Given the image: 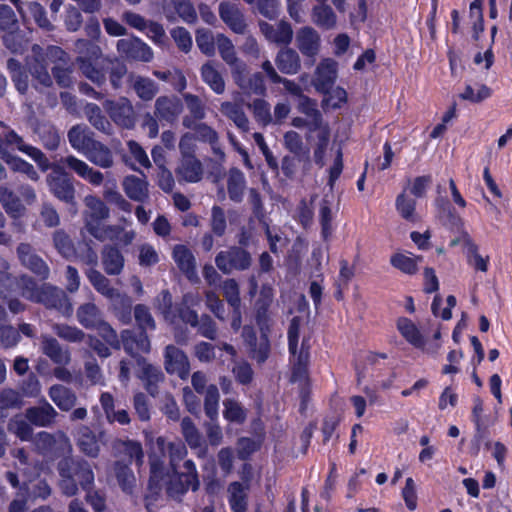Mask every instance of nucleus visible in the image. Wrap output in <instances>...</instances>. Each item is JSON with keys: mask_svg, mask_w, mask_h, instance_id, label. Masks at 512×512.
Instances as JSON below:
<instances>
[{"mask_svg": "<svg viewBox=\"0 0 512 512\" xmlns=\"http://www.w3.org/2000/svg\"><path fill=\"white\" fill-rule=\"evenodd\" d=\"M274 299V290L269 284H263L255 302V320L260 330V337L253 326L245 325L242 328L241 336L248 348L251 358L260 365L265 363L270 354L269 334L271 331L270 307Z\"/></svg>", "mask_w": 512, "mask_h": 512, "instance_id": "obj_1", "label": "nucleus"}, {"mask_svg": "<svg viewBox=\"0 0 512 512\" xmlns=\"http://www.w3.org/2000/svg\"><path fill=\"white\" fill-rule=\"evenodd\" d=\"M78 48L86 47L87 56H79L76 63L81 73L95 83L100 89L109 79L112 89H120L123 77L127 73V67L118 60L103 58L101 48L89 40L80 39L77 41Z\"/></svg>", "mask_w": 512, "mask_h": 512, "instance_id": "obj_2", "label": "nucleus"}, {"mask_svg": "<svg viewBox=\"0 0 512 512\" xmlns=\"http://www.w3.org/2000/svg\"><path fill=\"white\" fill-rule=\"evenodd\" d=\"M17 285L21 295L30 302L41 304L47 309H55L65 316L72 315L73 304L64 290L48 282L38 284L35 278L26 274L19 277Z\"/></svg>", "mask_w": 512, "mask_h": 512, "instance_id": "obj_3", "label": "nucleus"}, {"mask_svg": "<svg viewBox=\"0 0 512 512\" xmlns=\"http://www.w3.org/2000/svg\"><path fill=\"white\" fill-rule=\"evenodd\" d=\"M179 467H170L166 481V494L174 500L181 501L189 490L192 492L199 490L200 480L193 460H185L182 464L184 470H180Z\"/></svg>", "mask_w": 512, "mask_h": 512, "instance_id": "obj_4", "label": "nucleus"}, {"mask_svg": "<svg viewBox=\"0 0 512 512\" xmlns=\"http://www.w3.org/2000/svg\"><path fill=\"white\" fill-rule=\"evenodd\" d=\"M46 182L50 192L56 198L67 204L75 203L73 176L68 174L62 164L52 166V172L47 175Z\"/></svg>", "mask_w": 512, "mask_h": 512, "instance_id": "obj_5", "label": "nucleus"}, {"mask_svg": "<svg viewBox=\"0 0 512 512\" xmlns=\"http://www.w3.org/2000/svg\"><path fill=\"white\" fill-rule=\"evenodd\" d=\"M166 459V438L158 436L153 450L148 454L149 462V489L160 488L165 477L168 479L170 468L165 467Z\"/></svg>", "mask_w": 512, "mask_h": 512, "instance_id": "obj_6", "label": "nucleus"}, {"mask_svg": "<svg viewBox=\"0 0 512 512\" xmlns=\"http://www.w3.org/2000/svg\"><path fill=\"white\" fill-rule=\"evenodd\" d=\"M61 476H72L83 490H90L94 483V472L85 460L66 459L59 463Z\"/></svg>", "mask_w": 512, "mask_h": 512, "instance_id": "obj_7", "label": "nucleus"}, {"mask_svg": "<svg viewBox=\"0 0 512 512\" xmlns=\"http://www.w3.org/2000/svg\"><path fill=\"white\" fill-rule=\"evenodd\" d=\"M164 367L169 375H177L182 380H186L190 375L187 355L173 344L167 345L164 349Z\"/></svg>", "mask_w": 512, "mask_h": 512, "instance_id": "obj_8", "label": "nucleus"}, {"mask_svg": "<svg viewBox=\"0 0 512 512\" xmlns=\"http://www.w3.org/2000/svg\"><path fill=\"white\" fill-rule=\"evenodd\" d=\"M215 262L223 273H229L232 270H245L251 265V255L243 248L232 247L225 252H220Z\"/></svg>", "mask_w": 512, "mask_h": 512, "instance_id": "obj_9", "label": "nucleus"}, {"mask_svg": "<svg viewBox=\"0 0 512 512\" xmlns=\"http://www.w3.org/2000/svg\"><path fill=\"white\" fill-rule=\"evenodd\" d=\"M106 112L110 119L124 129H132L136 122L135 111L132 103L125 97L116 101L108 100L105 104Z\"/></svg>", "mask_w": 512, "mask_h": 512, "instance_id": "obj_10", "label": "nucleus"}, {"mask_svg": "<svg viewBox=\"0 0 512 512\" xmlns=\"http://www.w3.org/2000/svg\"><path fill=\"white\" fill-rule=\"evenodd\" d=\"M222 295L231 307L230 326L238 331L242 325L241 298L238 282L234 278L225 279L222 283Z\"/></svg>", "mask_w": 512, "mask_h": 512, "instance_id": "obj_11", "label": "nucleus"}, {"mask_svg": "<svg viewBox=\"0 0 512 512\" xmlns=\"http://www.w3.org/2000/svg\"><path fill=\"white\" fill-rule=\"evenodd\" d=\"M120 337L124 351L136 359L142 356V353L150 351V341L145 331L126 329L121 332Z\"/></svg>", "mask_w": 512, "mask_h": 512, "instance_id": "obj_12", "label": "nucleus"}, {"mask_svg": "<svg viewBox=\"0 0 512 512\" xmlns=\"http://www.w3.org/2000/svg\"><path fill=\"white\" fill-rule=\"evenodd\" d=\"M155 117L161 122L173 123L183 111V103L176 96L158 97L154 105Z\"/></svg>", "mask_w": 512, "mask_h": 512, "instance_id": "obj_13", "label": "nucleus"}, {"mask_svg": "<svg viewBox=\"0 0 512 512\" xmlns=\"http://www.w3.org/2000/svg\"><path fill=\"white\" fill-rule=\"evenodd\" d=\"M220 20L234 33L244 34L247 24L241 9L234 3L222 1L219 5Z\"/></svg>", "mask_w": 512, "mask_h": 512, "instance_id": "obj_14", "label": "nucleus"}, {"mask_svg": "<svg viewBox=\"0 0 512 512\" xmlns=\"http://www.w3.org/2000/svg\"><path fill=\"white\" fill-rule=\"evenodd\" d=\"M203 166L196 156L180 158L175 168V175L179 183H197L203 178Z\"/></svg>", "mask_w": 512, "mask_h": 512, "instance_id": "obj_15", "label": "nucleus"}, {"mask_svg": "<svg viewBox=\"0 0 512 512\" xmlns=\"http://www.w3.org/2000/svg\"><path fill=\"white\" fill-rule=\"evenodd\" d=\"M117 48L118 51L125 54L129 59L142 62H150L153 59V52L150 46L138 37L131 40H118Z\"/></svg>", "mask_w": 512, "mask_h": 512, "instance_id": "obj_16", "label": "nucleus"}, {"mask_svg": "<svg viewBox=\"0 0 512 512\" xmlns=\"http://www.w3.org/2000/svg\"><path fill=\"white\" fill-rule=\"evenodd\" d=\"M137 365L141 368L138 378L144 382V388L151 396H156L159 392L158 385L165 378L161 368L149 364L144 356L137 358Z\"/></svg>", "mask_w": 512, "mask_h": 512, "instance_id": "obj_17", "label": "nucleus"}, {"mask_svg": "<svg viewBox=\"0 0 512 512\" xmlns=\"http://www.w3.org/2000/svg\"><path fill=\"white\" fill-rule=\"evenodd\" d=\"M17 253L21 263L31 270L32 273L46 279L49 276V267L44 260L39 257L31 248V244H20L17 248Z\"/></svg>", "mask_w": 512, "mask_h": 512, "instance_id": "obj_18", "label": "nucleus"}, {"mask_svg": "<svg viewBox=\"0 0 512 512\" xmlns=\"http://www.w3.org/2000/svg\"><path fill=\"white\" fill-rule=\"evenodd\" d=\"M258 27L265 38L271 42L287 45L293 40V28L287 21H280L276 28L267 22L260 21Z\"/></svg>", "mask_w": 512, "mask_h": 512, "instance_id": "obj_19", "label": "nucleus"}, {"mask_svg": "<svg viewBox=\"0 0 512 512\" xmlns=\"http://www.w3.org/2000/svg\"><path fill=\"white\" fill-rule=\"evenodd\" d=\"M296 45L303 56L315 57L320 49V35L312 27H302L296 33Z\"/></svg>", "mask_w": 512, "mask_h": 512, "instance_id": "obj_20", "label": "nucleus"}, {"mask_svg": "<svg viewBox=\"0 0 512 512\" xmlns=\"http://www.w3.org/2000/svg\"><path fill=\"white\" fill-rule=\"evenodd\" d=\"M58 413L52 405L44 400L40 406H32L25 412L26 419L34 426L48 427L54 423Z\"/></svg>", "mask_w": 512, "mask_h": 512, "instance_id": "obj_21", "label": "nucleus"}, {"mask_svg": "<svg viewBox=\"0 0 512 512\" xmlns=\"http://www.w3.org/2000/svg\"><path fill=\"white\" fill-rule=\"evenodd\" d=\"M0 203L5 213L14 220H18L26 214V206L22 203L21 198L7 187H0Z\"/></svg>", "mask_w": 512, "mask_h": 512, "instance_id": "obj_22", "label": "nucleus"}, {"mask_svg": "<svg viewBox=\"0 0 512 512\" xmlns=\"http://www.w3.org/2000/svg\"><path fill=\"white\" fill-rule=\"evenodd\" d=\"M227 193L231 201L240 203L244 198L246 189V178L240 168H229L227 173Z\"/></svg>", "mask_w": 512, "mask_h": 512, "instance_id": "obj_23", "label": "nucleus"}, {"mask_svg": "<svg viewBox=\"0 0 512 512\" xmlns=\"http://www.w3.org/2000/svg\"><path fill=\"white\" fill-rule=\"evenodd\" d=\"M240 482H232L227 487L228 504L232 512H247L248 510V490Z\"/></svg>", "mask_w": 512, "mask_h": 512, "instance_id": "obj_24", "label": "nucleus"}, {"mask_svg": "<svg viewBox=\"0 0 512 512\" xmlns=\"http://www.w3.org/2000/svg\"><path fill=\"white\" fill-rule=\"evenodd\" d=\"M49 397L53 400V403L61 410L68 412L76 404V395L71 388L66 386L55 384L49 388Z\"/></svg>", "mask_w": 512, "mask_h": 512, "instance_id": "obj_25", "label": "nucleus"}, {"mask_svg": "<svg viewBox=\"0 0 512 512\" xmlns=\"http://www.w3.org/2000/svg\"><path fill=\"white\" fill-rule=\"evenodd\" d=\"M85 218L86 223L90 224V221L99 223L109 218V209L101 198L95 195H87L85 197Z\"/></svg>", "mask_w": 512, "mask_h": 512, "instance_id": "obj_26", "label": "nucleus"}, {"mask_svg": "<svg viewBox=\"0 0 512 512\" xmlns=\"http://www.w3.org/2000/svg\"><path fill=\"white\" fill-rule=\"evenodd\" d=\"M122 186L125 194L132 200L144 202L148 198V183L145 178L126 176Z\"/></svg>", "mask_w": 512, "mask_h": 512, "instance_id": "obj_27", "label": "nucleus"}, {"mask_svg": "<svg viewBox=\"0 0 512 512\" xmlns=\"http://www.w3.org/2000/svg\"><path fill=\"white\" fill-rule=\"evenodd\" d=\"M94 141L93 133L86 126L77 124L68 131L70 146L79 152L85 153Z\"/></svg>", "mask_w": 512, "mask_h": 512, "instance_id": "obj_28", "label": "nucleus"}, {"mask_svg": "<svg viewBox=\"0 0 512 512\" xmlns=\"http://www.w3.org/2000/svg\"><path fill=\"white\" fill-rule=\"evenodd\" d=\"M78 323L85 329H95L103 319L102 312L94 303L81 304L76 310Z\"/></svg>", "mask_w": 512, "mask_h": 512, "instance_id": "obj_29", "label": "nucleus"}, {"mask_svg": "<svg viewBox=\"0 0 512 512\" xmlns=\"http://www.w3.org/2000/svg\"><path fill=\"white\" fill-rule=\"evenodd\" d=\"M337 78V70L334 62L328 64H320L316 72L315 88L323 95L330 93Z\"/></svg>", "mask_w": 512, "mask_h": 512, "instance_id": "obj_30", "label": "nucleus"}, {"mask_svg": "<svg viewBox=\"0 0 512 512\" xmlns=\"http://www.w3.org/2000/svg\"><path fill=\"white\" fill-rule=\"evenodd\" d=\"M125 226H84L86 231L99 239L103 238V233L106 235H109V233H115V237L117 240L122 243L123 245H130L135 237V232L125 231Z\"/></svg>", "mask_w": 512, "mask_h": 512, "instance_id": "obj_31", "label": "nucleus"}, {"mask_svg": "<svg viewBox=\"0 0 512 512\" xmlns=\"http://www.w3.org/2000/svg\"><path fill=\"white\" fill-rule=\"evenodd\" d=\"M102 263L108 275H118L124 267V257L117 247L108 244L102 251Z\"/></svg>", "mask_w": 512, "mask_h": 512, "instance_id": "obj_32", "label": "nucleus"}, {"mask_svg": "<svg viewBox=\"0 0 512 512\" xmlns=\"http://www.w3.org/2000/svg\"><path fill=\"white\" fill-rule=\"evenodd\" d=\"M113 470L116 481L124 493L132 494L135 487L136 478L130 464L123 461H115Z\"/></svg>", "mask_w": 512, "mask_h": 512, "instance_id": "obj_33", "label": "nucleus"}, {"mask_svg": "<svg viewBox=\"0 0 512 512\" xmlns=\"http://www.w3.org/2000/svg\"><path fill=\"white\" fill-rule=\"evenodd\" d=\"M173 259L188 279L196 276L195 258L183 244H177L173 250Z\"/></svg>", "mask_w": 512, "mask_h": 512, "instance_id": "obj_34", "label": "nucleus"}, {"mask_svg": "<svg viewBox=\"0 0 512 512\" xmlns=\"http://www.w3.org/2000/svg\"><path fill=\"white\" fill-rule=\"evenodd\" d=\"M275 64L284 74H296L300 69L299 54L293 48H284L278 52Z\"/></svg>", "mask_w": 512, "mask_h": 512, "instance_id": "obj_35", "label": "nucleus"}, {"mask_svg": "<svg viewBox=\"0 0 512 512\" xmlns=\"http://www.w3.org/2000/svg\"><path fill=\"white\" fill-rule=\"evenodd\" d=\"M463 246L468 264L473 266L476 270L486 272L489 268V257L484 258L479 254V247L469 234L463 236Z\"/></svg>", "mask_w": 512, "mask_h": 512, "instance_id": "obj_36", "label": "nucleus"}, {"mask_svg": "<svg viewBox=\"0 0 512 512\" xmlns=\"http://www.w3.org/2000/svg\"><path fill=\"white\" fill-rule=\"evenodd\" d=\"M312 20L319 28L330 30L337 25V16L333 8L326 3H319L312 9Z\"/></svg>", "mask_w": 512, "mask_h": 512, "instance_id": "obj_37", "label": "nucleus"}, {"mask_svg": "<svg viewBox=\"0 0 512 512\" xmlns=\"http://www.w3.org/2000/svg\"><path fill=\"white\" fill-rule=\"evenodd\" d=\"M7 69L10 72L11 79L15 89L22 95H25L29 89L28 73L23 65L17 59L7 60Z\"/></svg>", "mask_w": 512, "mask_h": 512, "instance_id": "obj_38", "label": "nucleus"}, {"mask_svg": "<svg viewBox=\"0 0 512 512\" xmlns=\"http://www.w3.org/2000/svg\"><path fill=\"white\" fill-rule=\"evenodd\" d=\"M43 353L57 365H67L71 359L68 350H64L57 339L46 337L42 341Z\"/></svg>", "mask_w": 512, "mask_h": 512, "instance_id": "obj_39", "label": "nucleus"}, {"mask_svg": "<svg viewBox=\"0 0 512 512\" xmlns=\"http://www.w3.org/2000/svg\"><path fill=\"white\" fill-rule=\"evenodd\" d=\"M434 206L437 216L445 224H462L461 217L456 211L452 203L445 196H438L435 198Z\"/></svg>", "mask_w": 512, "mask_h": 512, "instance_id": "obj_40", "label": "nucleus"}, {"mask_svg": "<svg viewBox=\"0 0 512 512\" xmlns=\"http://www.w3.org/2000/svg\"><path fill=\"white\" fill-rule=\"evenodd\" d=\"M84 154L90 161L105 169L113 163L112 153L109 148L97 140L94 141Z\"/></svg>", "mask_w": 512, "mask_h": 512, "instance_id": "obj_41", "label": "nucleus"}, {"mask_svg": "<svg viewBox=\"0 0 512 512\" xmlns=\"http://www.w3.org/2000/svg\"><path fill=\"white\" fill-rule=\"evenodd\" d=\"M395 208L399 215L407 222L413 223L416 221V198L408 195L407 188L397 195Z\"/></svg>", "mask_w": 512, "mask_h": 512, "instance_id": "obj_42", "label": "nucleus"}, {"mask_svg": "<svg viewBox=\"0 0 512 512\" xmlns=\"http://www.w3.org/2000/svg\"><path fill=\"white\" fill-rule=\"evenodd\" d=\"M397 329L404 339L414 347L419 348L424 345L423 336L410 318L400 317L397 320Z\"/></svg>", "mask_w": 512, "mask_h": 512, "instance_id": "obj_43", "label": "nucleus"}, {"mask_svg": "<svg viewBox=\"0 0 512 512\" xmlns=\"http://www.w3.org/2000/svg\"><path fill=\"white\" fill-rule=\"evenodd\" d=\"M222 405V416L226 421L236 424H243L246 421L247 411L235 398H225Z\"/></svg>", "mask_w": 512, "mask_h": 512, "instance_id": "obj_44", "label": "nucleus"}, {"mask_svg": "<svg viewBox=\"0 0 512 512\" xmlns=\"http://www.w3.org/2000/svg\"><path fill=\"white\" fill-rule=\"evenodd\" d=\"M220 392L216 384H210L204 390V412L212 421H216L219 416Z\"/></svg>", "mask_w": 512, "mask_h": 512, "instance_id": "obj_45", "label": "nucleus"}, {"mask_svg": "<svg viewBox=\"0 0 512 512\" xmlns=\"http://www.w3.org/2000/svg\"><path fill=\"white\" fill-rule=\"evenodd\" d=\"M201 78L207 85L210 86V89L214 93L218 95L223 94L225 89L223 76L217 71L212 63H205L201 67Z\"/></svg>", "mask_w": 512, "mask_h": 512, "instance_id": "obj_46", "label": "nucleus"}, {"mask_svg": "<svg viewBox=\"0 0 512 512\" xmlns=\"http://www.w3.org/2000/svg\"><path fill=\"white\" fill-rule=\"evenodd\" d=\"M299 99L298 110L310 119L311 129H321L323 116L317 109L316 102L306 95Z\"/></svg>", "mask_w": 512, "mask_h": 512, "instance_id": "obj_47", "label": "nucleus"}, {"mask_svg": "<svg viewBox=\"0 0 512 512\" xmlns=\"http://www.w3.org/2000/svg\"><path fill=\"white\" fill-rule=\"evenodd\" d=\"M133 89L137 96L143 101H151L156 94L158 93V85L157 83L144 76H138L134 83Z\"/></svg>", "mask_w": 512, "mask_h": 512, "instance_id": "obj_48", "label": "nucleus"}, {"mask_svg": "<svg viewBox=\"0 0 512 512\" xmlns=\"http://www.w3.org/2000/svg\"><path fill=\"white\" fill-rule=\"evenodd\" d=\"M87 277L91 282V285L100 294L108 297L109 299H112L117 294V291L111 287L109 280L100 271L91 268L87 272Z\"/></svg>", "mask_w": 512, "mask_h": 512, "instance_id": "obj_49", "label": "nucleus"}, {"mask_svg": "<svg viewBox=\"0 0 512 512\" xmlns=\"http://www.w3.org/2000/svg\"><path fill=\"white\" fill-rule=\"evenodd\" d=\"M261 450V440L249 438V436H241L237 440V458L242 461H249L252 456Z\"/></svg>", "mask_w": 512, "mask_h": 512, "instance_id": "obj_50", "label": "nucleus"}, {"mask_svg": "<svg viewBox=\"0 0 512 512\" xmlns=\"http://www.w3.org/2000/svg\"><path fill=\"white\" fill-rule=\"evenodd\" d=\"M77 444L80 451L89 457L95 458L100 453V446L96 435L89 428H85L81 433Z\"/></svg>", "mask_w": 512, "mask_h": 512, "instance_id": "obj_51", "label": "nucleus"}, {"mask_svg": "<svg viewBox=\"0 0 512 512\" xmlns=\"http://www.w3.org/2000/svg\"><path fill=\"white\" fill-rule=\"evenodd\" d=\"M421 259V257L413 258L403 253H395L390 258V264L405 274L414 275L418 272L417 261Z\"/></svg>", "mask_w": 512, "mask_h": 512, "instance_id": "obj_52", "label": "nucleus"}, {"mask_svg": "<svg viewBox=\"0 0 512 512\" xmlns=\"http://www.w3.org/2000/svg\"><path fill=\"white\" fill-rule=\"evenodd\" d=\"M27 145L28 144L25 143L24 139L19 134L12 130V128H8L4 136H0V157L4 160L8 156H13L8 152V147L16 148L20 151V148Z\"/></svg>", "mask_w": 512, "mask_h": 512, "instance_id": "obj_53", "label": "nucleus"}, {"mask_svg": "<svg viewBox=\"0 0 512 512\" xmlns=\"http://www.w3.org/2000/svg\"><path fill=\"white\" fill-rule=\"evenodd\" d=\"M27 145L28 144L25 143L24 139L19 134L12 130V128H8L4 136H0V157L4 160L8 156H13L8 152V147L16 148L20 151V148Z\"/></svg>", "mask_w": 512, "mask_h": 512, "instance_id": "obj_54", "label": "nucleus"}, {"mask_svg": "<svg viewBox=\"0 0 512 512\" xmlns=\"http://www.w3.org/2000/svg\"><path fill=\"white\" fill-rule=\"evenodd\" d=\"M54 245L58 252L68 260L77 257L76 249L73 246V240L67 233L58 230L53 235Z\"/></svg>", "mask_w": 512, "mask_h": 512, "instance_id": "obj_55", "label": "nucleus"}, {"mask_svg": "<svg viewBox=\"0 0 512 512\" xmlns=\"http://www.w3.org/2000/svg\"><path fill=\"white\" fill-rule=\"evenodd\" d=\"M4 161L13 172L25 174L30 180L37 181L39 179L38 173L30 162L19 156H8Z\"/></svg>", "mask_w": 512, "mask_h": 512, "instance_id": "obj_56", "label": "nucleus"}, {"mask_svg": "<svg viewBox=\"0 0 512 512\" xmlns=\"http://www.w3.org/2000/svg\"><path fill=\"white\" fill-rule=\"evenodd\" d=\"M182 436L191 449L199 448L202 444L201 434L194 422L189 417H184L181 422Z\"/></svg>", "mask_w": 512, "mask_h": 512, "instance_id": "obj_57", "label": "nucleus"}, {"mask_svg": "<svg viewBox=\"0 0 512 512\" xmlns=\"http://www.w3.org/2000/svg\"><path fill=\"white\" fill-rule=\"evenodd\" d=\"M134 317L139 331H153L156 328L155 320L152 317L149 308L145 304H137L134 307Z\"/></svg>", "mask_w": 512, "mask_h": 512, "instance_id": "obj_58", "label": "nucleus"}, {"mask_svg": "<svg viewBox=\"0 0 512 512\" xmlns=\"http://www.w3.org/2000/svg\"><path fill=\"white\" fill-rule=\"evenodd\" d=\"M196 44L202 54L212 57L215 55L216 42L213 33L208 29H198L195 35Z\"/></svg>", "mask_w": 512, "mask_h": 512, "instance_id": "obj_59", "label": "nucleus"}, {"mask_svg": "<svg viewBox=\"0 0 512 512\" xmlns=\"http://www.w3.org/2000/svg\"><path fill=\"white\" fill-rule=\"evenodd\" d=\"M217 45L220 58L228 65H235L238 61L232 41L223 33L217 35Z\"/></svg>", "mask_w": 512, "mask_h": 512, "instance_id": "obj_60", "label": "nucleus"}, {"mask_svg": "<svg viewBox=\"0 0 512 512\" xmlns=\"http://www.w3.org/2000/svg\"><path fill=\"white\" fill-rule=\"evenodd\" d=\"M85 113L89 122L95 129L101 132H106L109 129V120L102 113L101 108L96 104H88L85 108Z\"/></svg>", "mask_w": 512, "mask_h": 512, "instance_id": "obj_61", "label": "nucleus"}, {"mask_svg": "<svg viewBox=\"0 0 512 512\" xmlns=\"http://www.w3.org/2000/svg\"><path fill=\"white\" fill-rule=\"evenodd\" d=\"M95 330L98 331L99 336L102 337L105 340V343L109 344L111 348L120 349L121 338L119 339L116 331L109 322H105V320L102 319Z\"/></svg>", "mask_w": 512, "mask_h": 512, "instance_id": "obj_62", "label": "nucleus"}, {"mask_svg": "<svg viewBox=\"0 0 512 512\" xmlns=\"http://www.w3.org/2000/svg\"><path fill=\"white\" fill-rule=\"evenodd\" d=\"M285 147L292 152L299 160L303 156H308V150L303 147V142L299 133L289 131L284 135Z\"/></svg>", "mask_w": 512, "mask_h": 512, "instance_id": "obj_63", "label": "nucleus"}, {"mask_svg": "<svg viewBox=\"0 0 512 512\" xmlns=\"http://www.w3.org/2000/svg\"><path fill=\"white\" fill-rule=\"evenodd\" d=\"M169 455V466H180V462L187 455V449L183 442H167L166 441V454Z\"/></svg>", "mask_w": 512, "mask_h": 512, "instance_id": "obj_64", "label": "nucleus"}]
</instances>
